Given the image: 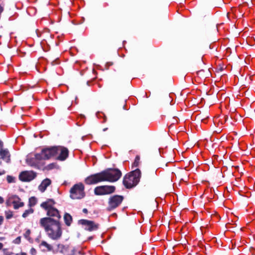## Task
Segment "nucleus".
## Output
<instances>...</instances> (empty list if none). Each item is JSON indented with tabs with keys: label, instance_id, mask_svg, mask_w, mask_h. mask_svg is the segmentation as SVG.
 <instances>
[{
	"label": "nucleus",
	"instance_id": "nucleus-18",
	"mask_svg": "<svg viewBox=\"0 0 255 255\" xmlns=\"http://www.w3.org/2000/svg\"><path fill=\"white\" fill-rule=\"evenodd\" d=\"M64 220L66 225L69 226L72 222V216L68 213H65L64 216Z\"/></svg>",
	"mask_w": 255,
	"mask_h": 255
},
{
	"label": "nucleus",
	"instance_id": "nucleus-21",
	"mask_svg": "<svg viewBox=\"0 0 255 255\" xmlns=\"http://www.w3.org/2000/svg\"><path fill=\"white\" fill-rule=\"evenodd\" d=\"M70 247V246H65L62 244H58L57 245V250L58 252L63 254L64 253H66L65 252Z\"/></svg>",
	"mask_w": 255,
	"mask_h": 255
},
{
	"label": "nucleus",
	"instance_id": "nucleus-15",
	"mask_svg": "<svg viewBox=\"0 0 255 255\" xmlns=\"http://www.w3.org/2000/svg\"><path fill=\"white\" fill-rule=\"evenodd\" d=\"M0 156L6 162H10V154L7 149H0Z\"/></svg>",
	"mask_w": 255,
	"mask_h": 255
},
{
	"label": "nucleus",
	"instance_id": "nucleus-19",
	"mask_svg": "<svg viewBox=\"0 0 255 255\" xmlns=\"http://www.w3.org/2000/svg\"><path fill=\"white\" fill-rule=\"evenodd\" d=\"M37 203V199L36 197L33 196L29 198L28 206L29 208H32Z\"/></svg>",
	"mask_w": 255,
	"mask_h": 255
},
{
	"label": "nucleus",
	"instance_id": "nucleus-23",
	"mask_svg": "<svg viewBox=\"0 0 255 255\" xmlns=\"http://www.w3.org/2000/svg\"><path fill=\"white\" fill-rule=\"evenodd\" d=\"M64 253V255H74L75 254L74 249L72 247H70Z\"/></svg>",
	"mask_w": 255,
	"mask_h": 255
},
{
	"label": "nucleus",
	"instance_id": "nucleus-27",
	"mask_svg": "<svg viewBox=\"0 0 255 255\" xmlns=\"http://www.w3.org/2000/svg\"><path fill=\"white\" fill-rule=\"evenodd\" d=\"M56 166V164L54 163H50V164L47 165L45 167V169L47 170H51V169H52L55 168Z\"/></svg>",
	"mask_w": 255,
	"mask_h": 255
},
{
	"label": "nucleus",
	"instance_id": "nucleus-25",
	"mask_svg": "<svg viewBox=\"0 0 255 255\" xmlns=\"http://www.w3.org/2000/svg\"><path fill=\"white\" fill-rule=\"evenodd\" d=\"M5 217L7 219H10L13 217V213L11 211H6L4 212Z\"/></svg>",
	"mask_w": 255,
	"mask_h": 255
},
{
	"label": "nucleus",
	"instance_id": "nucleus-4",
	"mask_svg": "<svg viewBox=\"0 0 255 255\" xmlns=\"http://www.w3.org/2000/svg\"><path fill=\"white\" fill-rule=\"evenodd\" d=\"M104 181L114 182L118 181L122 176L121 171L118 169L110 168L102 172Z\"/></svg>",
	"mask_w": 255,
	"mask_h": 255
},
{
	"label": "nucleus",
	"instance_id": "nucleus-11",
	"mask_svg": "<svg viewBox=\"0 0 255 255\" xmlns=\"http://www.w3.org/2000/svg\"><path fill=\"white\" fill-rule=\"evenodd\" d=\"M103 181L104 180L102 172L92 174L87 177L85 180V183L88 185L96 184Z\"/></svg>",
	"mask_w": 255,
	"mask_h": 255
},
{
	"label": "nucleus",
	"instance_id": "nucleus-31",
	"mask_svg": "<svg viewBox=\"0 0 255 255\" xmlns=\"http://www.w3.org/2000/svg\"><path fill=\"white\" fill-rule=\"evenodd\" d=\"M3 220H4V218L3 216H0V226H1L3 222Z\"/></svg>",
	"mask_w": 255,
	"mask_h": 255
},
{
	"label": "nucleus",
	"instance_id": "nucleus-10",
	"mask_svg": "<svg viewBox=\"0 0 255 255\" xmlns=\"http://www.w3.org/2000/svg\"><path fill=\"white\" fill-rule=\"evenodd\" d=\"M39 153L29 154L26 158V161L28 165L34 167H38L40 161L42 160Z\"/></svg>",
	"mask_w": 255,
	"mask_h": 255
},
{
	"label": "nucleus",
	"instance_id": "nucleus-1",
	"mask_svg": "<svg viewBox=\"0 0 255 255\" xmlns=\"http://www.w3.org/2000/svg\"><path fill=\"white\" fill-rule=\"evenodd\" d=\"M39 225L44 228L48 237L53 240H58L62 235L61 224L59 221L49 217H44L39 220Z\"/></svg>",
	"mask_w": 255,
	"mask_h": 255
},
{
	"label": "nucleus",
	"instance_id": "nucleus-33",
	"mask_svg": "<svg viewBox=\"0 0 255 255\" xmlns=\"http://www.w3.org/2000/svg\"><path fill=\"white\" fill-rule=\"evenodd\" d=\"M3 142L0 140V149H3Z\"/></svg>",
	"mask_w": 255,
	"mask_h": 255
},
{
	"label": "nucleus",
	"instance_id": "nucleus-38",
	"mask_svg": "<svg viewBox=\"0 0 255 255\" xmlns=\"http://www.w3.org/2000/svg\"><path fill=\"white\" fill-rule=\"evenodd\" d=\"M106 130H107V128H104V129H103V130H104V131H106Z\"/></svg>",
	"mask_w": 255,
	"mask_h": 255
},
{
	"label": "nucleus",
	"instance_id": "nucleus-17",
	"mask_svg": "<svg viewBox=\"0 0 255 255\" xmlns=\"http://www.w3.org/2000/svg\"><path fill=\"white\" fill-rule=\"evenodd\" d=\"M39 247L43 252H51L53 251V247L44 241H42L40 243Z\"/></svg>",
	"mask_w": 255,
	"mask_h": 255
},
{
	"label": "nucleus",
	"instance_id": "nucleus-35",
	"mask_svg": "<svg viewBox=\"0 0 255 255\" xmlns=\"http://www.w3.org/2000/svg\"><path fill=\"white\" fill-rule=\"evenodd\" d=\"M16 255H27V254L25 253L21 252L19 254H17Z\"/></svg>",
	"mask_w": 255,
	"mask_h": 255
},
{
	"label": "nucleus",
	"instance_id": "nucleus-39",
	"mask_svg": "<svg viewBox=\"0 0 255 255\" xmlns=\"http://www.w3.org/2000/svg\"><path fill=\"white\" fill-rule=\"evenodd\" d=\"M0 164L1 163V162L0 161Z\"/></svg>",
	"mask_w": 255,
	"mask_h": 255
},
{
	"label": "nucleus",
	"instance_id": "nucleus-24",
	"mask_svg": "<svg viewBox=\"0 0 255 255\" xmlns=\"http://www.w3.org/2000/svg\"><path fill=\"white\" fill-rule=\"evenodd\" d=\"M140 163V157L139 155H136L134 161L132 164V168L133 167H137L138 166Z\"/></svg>",
	"mask_w": 255,
	"mask_h": 255
},
{
	"label": "nucleus",
	"instance_id": "nucleus-32",
	"mask_svg": "<svg viewBox=\"0 0 255 255\" xmlns=\"http://www.w3.org/2000/svg\"><path fill=\"white\" fill-rule=\"evenodd\" d=\"M5 173V171L4 170H0V176L2 175Z\"/></svg>",
	"mask_w": 255,
	"mask_h": 255
},
{
	"label": "nucleus",
	"instance_id": "nucleus-13",
	"mask_svg": "<svg viewBox=\"0 0 255 255\" xmlns=\"http://www.w3.org/2000/svg\"><path fill=\"white\" fill-rule=\"evenodd\" d=\"M39 153L42 160H48L51 158H54V146L43 148Z\"/></svg>",
	"mask_w": 255,
	"mask_h": 255
},
{
	"label": "nucleus",
	"instance_id": "nucleus-14",
	"mask_svg": "<svg viewBox=\"0 0 255 255\" xmlns=\"http://www.w3.org/2000/svg\"><path fill=\"white\" fill-rule=\"evenodd\" d=\"M80 223L85 226V229L89 231L96 230L98 228V225L94 222L87 220H81Z\"/></svg>",
	"mask_w": 255,
	"mask_h": 255
},
{
	"label": "nucleus",
	"instance_id": "nucleus-16",
	"mask_svg": "<svg viewBox=\"0 0 255 255\" xmlns=\"http://www.w3.org/2000/svg\"><path fill=\"white\" fill-rule=\"evenodd\" d=\"M51 180L49 178L44 179L38 186V189L41 192H44L48 186L51 184Z\"/></svg>",
	"mask_w": 255,
	"mask_h": 255
},
{
	"label": "nucleus",
	"instance_id": "nucleus-22",
	"mask_svg": "<svg viewBox=\"0 0 255 255\" xmlns=\"http://www.w3.org/2000/svg\"><path fill=\"white\" fill-rule=\"evenodd\" d=\"M31 233L30 230L27 229H25V232L23 234L24 237L29 241L31 240V238L30 237Z\"/></svg>",
	"mask_w": 255,
	"mask_h": 255
},
{
	"label": "nucleus",
	"instance_id": "nucleus-29",
	"mask_svg": "<svg viewBox=\"0 0 255 255\" xmlns=\"http://www.w3.org/2000/svg\"><path fill=\"white\" fill-rule=\"evenodd\" d=\"M20 242H21V238H20V237H18L17 238H16L15 239V240L14 241V243L15 244H19L20 243Z\"/></svg>",
	"mask_w": 255,
	"mask_h": 255
},
{
	"label": "nucleus",
	"instance_id": "nucleus-20",
	"mask_svg": "<svg viewBox=\"0 0 255 255\" xmlns=\"http://www.w3.org/2000/svg\"><path fill=\"white\" fill-rule=\"evenodd\" d=\"M34 210L32 208H29L25 210L24 212L23 213L22 215V217L23 218H26L28 217L30 215L34 213Z\"/></svg>",
	"mask_w": 255,
	"mask_h": 255
},
{
	"label": "nucleus",
	"instance_id": "nucleus-7",
	"mask_svg": "<svg viewBox=\"0 0 255 255\" xmlns=\"http://www.w3.org/2000/svg\"><path fill=\"white\" fill-rule=\"evenodd\" d=\"M54 146V156L56 160L59 161H64L69 155V150L67 148L62 146Z\"/></svg>",
	"mask_w": 255,
	"mask_h": 255
},
{
	"label": "nucleus",
	"instance_id": "nucleus-12",
	"mask_svg": "<svg viewBox=\"0 0 255 255\" xmlns=\"http://www.w3.org/2000/svg\"><path fill=\"white\" fill-rule=\"evenodd\" d=\"M37 173L33 171H24L19 175V179L22 182H30L35 179Z\"/></svg>",
	"mask_w": 255,
	"mask_h": 255
},
{
	"label": "nucleus",
	"instance_id": "nucleus-28",
	"mask_svg": "<svg viewBox=\"0 0 255 255\" xmlns=\"http://www.w3.org/2000/svg\"><path fill=\"white\" fill-rule=\"evenodd\" d=\"M3 255H12L13 253L9 251L7 249H4L2 250Z\"/></svg>",
	"mask_w": 255,
	"mask_h": 255
},
{
	"label": "nucleus",
	"instance_id": "nucleus-6",
	"mask_svg": "<svg viewBox=\"0 0 255 255\" xmlns=\"http://www.w3.org/2000/svg\"><path fill=\"white\" fill-rule=\"evenodd\" d=\"M5 204L7 206H11L12 205L13 209L15 210H17L24 206V203L22 201L21 198L16 195L9 196L6 200Z\"/></svg>",
	"mask_w": 255,
	"mask_h": 255
},
{
	"label": "nucleus",
	"instance_id": "nucleus-30",
	"mask_svg": "<svg viewBox=\"0 0 255 255\" xmlns=\"http://www.w3.org/2000/svg\"><path fill=\"white\" fill-rule=\"evenodd\" d=\"M30 252V254H31V255H35L36 254V251L33 248L31 249Z\"/></svg>",
	"mask_w": 255,
	"mask_h": 255
},
{
	"label": "nucleus",
	"instance_id": "nucleus-26",
	"mask_svg": "<svg viewBox=\"0 0 255 255\" xmlns=\"http://www.w3.org/2000/svg\"><path fill=\"white\" fill-rule=\"evenodd\" d=\"M6 181L8 183H14L15 182V178L12 176L7 175L6 176Z\"/></svg>",
	"mask_w": 255,
	"mask_h": 255
},
{
	"label": "nucleus",
	"instance_id": "nucleus-34",
	"mask_svg": "<svg viewBox=\"0 0 255 255\" xmlns=\"http://www.w3.org/2000/svg\"><path fill=\"white\" fill-rule=\"evenodd\" d=\"M4 202V199L3 198L0 196V204H2Z\"/></svg>",
	"mask_w": 255,
	"mask_h": 255
},
{
	"label": "nucleus",
	"instance_id": "nucleus-3",
	"mask_svg": "<svg viewBox=\"0 0 255 255\" xmlns=\"http://www.w3.org/2000/svg\"><path fill=\"white\" fill-rule=\"evenodd\" d=\"M140 176V170L138 168L135 169L124 177L123 183L127 188H131L137 185L139 181Z\"/></svg>",
	"mask_w": 255,
	"mask_h": 255
},
{
	"label": "nucleus",
	"instance_id": "nucleus-36",
	"mask_svg": "<svg viewBox=\"0 0 255 255\" xmlns=\"http://www.w3.org/2000/svg\"><path fill=\"white\" fill-rule=\"evenodd\" d=\"M3 245L2 243H0V251L2 249Z\"/></svg>",
	"mask_w": 255,
	"mask_h": 255
},
{
	"label": "nucleus",
	"instance_id": "nucleus-5",
	"mask_svg": "<svg viewBox=\"0 0 255 255\" xmlns=\"http://www.w3.org/2000/svg\"><path fill=\"white\" fill-rule=\"evenodd\" d=\"M85 187L83 183H79L74 185L70 190V197L74 200H79L85 196Z\"/></svg>",
	"mask_w": 255,
	"mask_h": 255
},
{
	"label": "nucleus",
	"instance_id": "nucleus-2",
	"mask_svg": "<svg viewBox=\"0 0 255 255\" xmlns=\"http://www.w3.org/2000/svg\"><path fill=\"white\" fill-rule=\"evenodd\" d=\"M55 201L51 199H48L40 204V207L46 211L47 217L51 218L54 220L59 221L61 215L59 211L54 207Z\"/></svg>",
	"mask_w": 255,
	"mask_h": 255
},
{
	"label": "nucleus",
	"instance_id": "nucleus-8",
	"mask_svg": "<svg viewBox=\"0 0 255 255\" xmlns=\"http://www.w3.org/2000/svg\"><path fill=\"white\" fill-rule=\"evenodd\" d=\"M116 188L114 186L103 185L96 187L94 193L96 195H104L114 193Z\"/></svg>",
	"mask_w": 255,
	"mask_h": 255
},
{
	"label": "nucleus",
	"instance_id": "nucleus-9",
	"mask_svg": "<svg viewBox=\"0 0 255 255\" xmlns=\"http://www.w3.org/2000/svg\"><path fill=\"white\" fill-rule=\"evenodd\" d=\"M124 197L120 195H114L109 198L107 210L112 211L117 208L122 203Z\"/></svg>",
	"mask_w": 255,
	"mask_h": 255
},
{
	"label": "nucleus",
	"instance_id": "nucleus-37",
	"mask_svg": "<svg viewBox=\"0 0 255 255\" xmlns=\"http://www.w3.org/2000/svg\"><path fill=\"white\" fill-rule=\"evenodd\" d=\"M83 212H84V213H87L88 212V210H87V209H84L83 210Z\"/></svg>",
	"mask_w": 255,
	"mask_h": 255
}]
</instances>
